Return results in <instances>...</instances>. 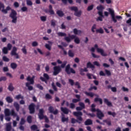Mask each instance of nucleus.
I'll return each instance as SVG.
<instances>
[{
  "instance_id": "f257e3e1",
  "label": "nucleus",
  "mask_w": 131,
  "mask_h": 131,
  "mask_svg": "<svg viewBox=\"0 0 131 131\" xmlns=\"http://www.w3.org/2000/svg\"><path fill=\"white\" fill-rule=\"evenodd\" d=\"M57 35L58 36H64V40H66L67 42H71L72 39H74V42H75L77 45H79V43H80L79 38L76 37V36L75 35H71L70 34H69V36H67V34H66V33L61 32L57 33Z\"/></svg>"
},
{
  "instance_id": "f03ea898",
  "label": "nucleus",
  "mask_w": 131,
  "mask_h": 131,
  "mask_svg": "<svg viewBox=\"0 0 131 131\" xmlns=\"http://www.w3.org/2000/svg\"><path fill=\"white\" fill-rule=\"evenodd\" d=\"M74 116L77 117V119L74 118H72L71 119V122L72 124H75V123H78L79 124H81L82 121H83V119L82 118V112L80 111L78 112H73Z\"/></svg>"
},
{
  "instance_id": "7ed1b4c3",
  "label": "nucleus",
  "mask_w": 131,
  "mask_h": 131,
  "mask_svg": "<svg viewBox=\"0 0 131 131\" xmlns=\"http://www.w3.org/2000/svg\"><path fill=\"white\" fill-rule=\"evenodd\" d=\"M26 80L27 81H30V82H27L26 83V86L28 88V90L29 91H33V86H31L30 84H34V76H33L32 78L30 76H28Z\"/></svg>"
},
{
  "instance_id": "20e7f679",
  "label": "nucleus",
  "mask_w": 131,
  "mask_h": 131,
  "mask_svg": "<svg viewBox=\"0 0 131 131\" xmlns=\"http://www.w3.org/2000/svg\"><path fill=\"white\" fill-rule=\"evenodd\" d=\"M108 11L110 14L111 15L112 20L113 21L114 23H116L117 22V19H122V16L117 15L115 16V13H114V10H112L111 8H108Z\"/></svg>"
},
{
  "instance_id": "39448f33",
  "label": "nucleus",
  "mask_w": 131,
  "mask_h": 131,
  "mask_svg": "<svg viewBox=\"0 0 131 131\" xmlns=\"http://www.w3.org/2000/svg\"><path fill=\"white\" fill-rule=\"evenodd\" d=\"M43 113H45V111H43V109L41 108L39 110V113L38 114L39 119L41 120L44 118L45 119V122L46 123H49V122H50V120H49V118H48L47 116L43 115Z\"/></svg>"
},
{
  "instance_id": "423d86ee",
  "label": "nucleus",
  "mask_w": 131,
  "mask_h": 131,
  "mask_svg": "<svg viewBox=\"0 0 131 131\" xmlns=\"http://www.w3.org/2000/svg\"><path fill=\"white\" fill-rule=\"evenodd\" d=\"M9 17L12 18V23H17V12L13 9H11V12L9 15Z\"/></svg>"
},
{
  "instance_id": "0eeeda50",
  "label": "nucleus",
  "mask_w": 131,
  "mask_h": 131,
  "mask_svg": "<svg viewBox=\"0 0 131 131\" xmlns=\"http://www.w3.org/2000/svg\"><path fill=\"white\" fill-rule=\"evenodd\" d=\"M4 113L5 116H10V115L13 116V117L17 116V113L15 112V110H11V111H10L9 108H6L4 111Z\"/></svg>"
},
{
  "instance_id": "6e6552de",
  "label": "nucleus",
  "mask_w": 131,
  "mask_h": 131,
  "mask_svg": "<svg viewBox=\"0 0 131 131\" xmlns=\"http://www.w3.org/2000/svg\"><path fill=\"white\" fill-rule=\"evenodd\" d=\"M65 72L68 75H70V74H71V73H72L73 74H75V73H76L75 70H74V69H73L70 67V64H68L66 67Z\"/></svg>"
},
{
  "instance_id": "1a4fd4ad",
  "label": "nucleus",
  "mask_w": 131,
  "mask_h": 131,
  "mask_svg": "<svg viewBox=\"0 0 131 131\" xmlns=\"http://www.w3.org/2000/svg\"><path fill=\"white\" fill-rule=\"evenodd\" d=\"M95 49H97V53H100V54L102 56V57H106L107 56L106 53L104 52V50L101 48H98V45L95 44L94 46Z\"/></svg>"
},
{
  "instance_id": "9d476101",
  "label": "nucleus",
  "mask_w": 131,
  "mask_h": 131,
  "mask_svg": "<svg viewBox=\"0 0 131 131\" xmlns=\"http://www.w3.org/2000/svg\"><path fill=\"white\" fill-rule=\"evenodd\" d=\"M17 51H18V48L16 47H13L10 54L11 56H15L16 59H19V54L17 53Z\"/></svg>"
},
{
  "instance_id": "9b49d317",
  "label": "nucleus",
  "mask_w": 131,
  "mask_h": 131,
  "mask_svg": "<svg viewBox=\"0 0 131 131\" xmlns=\"http://www.w3.org/2000/svg\"><path fill=\"white\" fill-rule=\"evenodd\" d=\"M43 76L40 77V80L43 82H45V83H48V80L50 79V76L47 73H44Z\"/></svg>"
},
{
  "instance_id": "f8f14e48",
  "label": "nucleus",
  "mask_w": 131,
  "mask_h": 131,
  "mask_svg": "<svg viewBox=\"0 0 131 131\" xmlns=\"http://www.w3.org/2000/svg\"><path fill=\"white\" fill-rule=\"evenodd\" d=\"M29 110L30 111V114H34L35 112V104L32 103L29 105Z\"/></svg>"
},
{
  "instance_id": "ddd939ff",
  "label": "nucleus",
  "mask_w": 131,
  "mask_h": 131,
  "mask_svg": "<svg viewBox=\"0 0 131 131\" xmlns=\"http://www.w3.org/2000/svg\"><path fill=\"white\" fill-rule=\"evenodd\" d=\"M96 115L99 119H102V118L105 116L103 112H102V111L99 108H97Z\"/></svg>"
},
{
  "instance_id": "4468645a",
  "label": "nucleus",
  "mask_w": 131,
  "mask_h": 131,
  "mask_svg": "<svg viewBox=\"0 0 131 131\" xmlns=\"http://www.w3.org/2000/svg\"><path fill=\"white\" fill-rule=\"evenodd\" d=\"M54 72L53 75H58L59 72H61V67L59 66H55L53 68Z\"/></svg>"
},
{
  "instance_id": "2eb2a0df",
  "label": "nucleus",
  "mask_w": 131,
  "mask_h": 131,
  "mask_svg": "<svg viewBox=\"0 0 131 131\" xmlns=\"http://www.w3.org/2000/svg\"><path fill=\"white\" fill-rule=\"evenodd\" d=\"M54 107L50 106L48 108V111H49L50 113H53L54 115H57L58 114V109H55V111H54Z\"/></svg>"
},
{
  "instance_id": "dca6fc26",
  "label": "nucleus",
  "mask_w": 131,
  "mask_h": 131,
  "mask_svg": "<svg viewBox=\"0 0 131 131\" xmlns=\"http://www.w3.org/2000/svg\"><path fill=\"white\" fill-rule=\"evenodd\" d=\"M75 97L76 98H74L72 99V102L73 103H78V102H80L81 100H80V95H77L76 94Z\"/></svg>"
},
{
  "instance_id": "f3484780",
  "label": "nucleus",
  "mask_w": 131,
  "mask_h": 131,
  "mask_svg": "<svg viewBox=\"0 0 131 131\" xmlns=\"http://www.w3.org/2000/svg\"><path fill=\"white\" fill-rule=\"evenodd\" d=\"M6 131H11L12 130V123L9 122L6 124Z\"/></svg>"
},
{
  "instance_id": "a211bd4d",
  "label": "nucleus",
  "mask_w": 131,
  "mask_h": 131,
  "mask_svg": "<svg viewBox=\"0 0 131 131\" xmlns=\"http://www.w3.org/2000/svg\"><path fill=\"white\" fill-rule=\"evenodd\" d=\"M104 104H106L108 107H112L113 105L112 104V102L111 101H109V100L107 98H104Z\"/></svg>"
},
{
  "instance_id": "6ab92c4d",
  "label": "nucleus",
  "mask_w": 131,
  "mask_h": 131,
  "mask_svg": "<svg viewBox=\"0 0 131 131\" xmlns=\"http://www.w3.org/2000/svg\"><path fill=\"white\" fill-rule=\"evenodd\" d=\"M61 111L64 113V114L68 115L69 113V110L67 107H60Z\"/></svg>"
},
{
  "instance_id": "aec40b11",
  "label": "nucleus",
  "mask_w": 131,
  "mask_h": 131,
  "mask_svg": "<svg viewBox=\"0 0 131 131\" xmlns=\"http://www.w3.org/2000/svg\"><path fill=\"white\" fill-rule=\"evenodd\" d=\"M13 106L15 107L16 111L17 112H19V110H20V105L17 102H14L13 103Z\"/></svg>"
},
{
  "instance_id": "412c9836",
  "label": "nucleus",
  "mask_w": 131,
  "mask_h": 131,
  "mask_svg": "<svg viewBox=\"0 0 131 131\" xmlns=\"http://www.w3.org/2000/svg\"><path fill=\"white\" fill-rule=\"evenodd\" d=\"M92 124H93V120L91 119H88L84 122L85 125H92Z\"/></svg>"
},
{
  "instance_id": "4be33fe9",
  "label": "nucleus",
  "mask_w": 131,
  "mask_h": 131,
  "mask_svg": "<svg viewBox=\"0 0 131 131\" xmlns=\"http://www.w3.org/2000/svg\"><path fill=\"white\" fill-rule=\"evenodd\" d=\"M86 66H87V68H91L92 70H94V69L95 68V66L92 64V62H88Z\"/></svg>"
},
{
  "instance_id": "5701e85b",
  "label": "nucleus",
  "mask_w": 131,
  "mask_h": 131,
  "mask_svg": "<svg viewBox=\"0 0 131 131\" xmlns=\"http://www.w3.org/2000/svg\"><path fill=\"white\" fill-rule=\"evenodd\" d=\"M94 102H95V103H97V102H99L100 105H102L103 104V100L102 99V98H100L99 97H96L94 99Z\"/></svg>"
},
{
  "instance_id": "b1692460",
  "label": "nucleus",
  "mask_w": 131,
  "mask_h": 131,
  "mask_svg": "<svg viewBox=\"0 0 131 131\" xmlns=\"http://www.w3.org/2000/svg\"><path fill=\"white\" fill-rule=\"evenodd\" d=\"M12 9L11 8V7H10V6H7L6 8V9H2V13H4V14H8V11H10V10H11Z\"/></svg>"
},
{
  "instance_id": "393cba45",
  "label": "nucleus",
  "mask_w": 131,
  "mask_h": 131,
  "mask_svg": "<svg viewBox=\"0 0 131 131\" xmlns=\"http://www.w3.org/2000/svg\"><path fill=\"white\" fill-rule=\"evenodd\" d=\"M8 90H9L10 92H13V91L15 90V88H14V86H13V83H9V85H8Z\"/></svg>"
},
{
  "instance_id": "a878e982",
  "label": "nucleus",
  "mask_w": 131,
  "mask_h": 131,
  "mask_svg": "<svg viewBox=\"0 0 131 131\" xmlns=\"http://www.w3.org/2000/svg\"><path fill=\"white\" fill-rule=\"evenodd\" d=\"M56 14L59 17H60L61 18L64 16V12L61 10H57L56 11Z\"/></svg>"
},
{
  "instance_id": "bb28decb",
  "label": "nucleus",
  "mask_w": 131,
  "mask_h": 131,
  "mask_svg": "<svg viewBox=\"0 0 131 131\" xmlns=\"http://www.w3.org/2000/svg\"><path fill=\"white\" fill-rule=\"evenodd\" d=\"M85 95L86 96H88V97H90L91 98H93L94 96H95V94L93 92H84Z\"/></svg>"
},
{
  "instance_id": "cd10ccee",
  "label": "nucleus",
  "mask_w": 131,
  "mask_h": 131,
  "mask_svg": "<svg viewBox=\"0 0 131 131\" xmlns=\"http://www.w3.org/2000/svg\"><path fill=\"white\" fill-rule=\"evenodd\" d=\"M17 66H18L17 65V63H16L15 62H12L10 64V67L13 70H15V69H16V68H17Z\"/></svg>"
},
{
  "instance_id": "c85d7f7f",
  "label": "nucleus",
  "mask_w": 131,
  "mask_h": 131,
  "mask_svg": "<svg viewBox=\"0 0 131 131\" xmlns=\"http://www.w3.org/2000/svg\"><path fill=\"white\" fill-rule=\"evenodd\" d=\"M91 112H97V109H96V104H92L91 105Z\"/></svg>"
},
{
  "instance_id": "c756f323",
  "label": "nucleus",
  "mask_w": 131,
  "mask_h": 131,
  "mask_svg": "<svg viewBox=\"0 0 131 131\" xmlns=\"http://www.w3.org/2000/svg\"><path fill=\"white\" fill-rule=\"evenodd\" d=\"M73 32L74 34L77 35V34H80L81 33V30H78L77 29L75 28L73 29Z\"/></svg>"
},
{
  "instance_id": "7c9ffc66",
  "label": "nucleus",
  "mask_w": 131,
  "mask_h": 131,
  "mask_svg": "<svg viewBox=\"0 0 131 131\" xmlns=\"http://www.w3.org/2000/svg\"><path fill=\"white\" fill-rule=\"evenodd\" d=\"M6 101L8 102L9 103H13V98H12L10 96H8L6 98Z\"/></svg>"
},
{
  "instance_id": "2f4dec72",
  "label": "nucleus",
  "mask_w": 131,
  "mask_h": 131,
  "mask_svg": "<svg viewBox=\"0 0 131 131\" xmlns=\"http://www.w3.org/2000/svg\"><path fill=\"white\" fill-rule=\"evenodd\" d=\"M27 121L28 123H32V117L31 116H28L27 118Z\"/></svg>"
},
{
  "instance_id": "473e14b6",
  "label": "nucleus",
  "mask_w": 131,
  "mask_h": 131,
  "mask_svg": "<svg viewBox=\"0 0 131 131\" xmlns=\"http://www.w3.org/2000/svg\"><path fill=\"white\" fill-rule=\"evenodd\" d=\"M68 120H69V119L68 118V117L65 118V117L64 116H63L61 117L62 122H68Z\"/></svg>"
},
{
  "instance_id": "72a5a7b5",
  "label": "nucleus",
  "mask_w": 131,
  "mask_h": 131,
  "mask_svg": "<svg viewBox=\"0 0 131 131\" xmlns=\"http://www.w3.org/2000/svg\"><path fill=\"white\" fill-rule=\"evenodd\" d=\"M75 16H76V17H80L81 16V11H77L74 13Z\"/></svg>"
},
{
  "instance_id": "f704fd0d",
  "label": "nucleus",
  "mask_w": 131,
  "mask_h": 131,
  "mask_svg": "<svg viewBox=\"0 0 131 131\" xmlns=\"http://www.w3.org/2000/svg\"><path fill=\"white\" fill-rule=\"evenodd\" d=\"M96 33H100L101 34H103V33H104V30H103V29H102V28H100L99 29L96 30Z\"/></svg>"
},
{
  "instance_id": "c9c22d12",
  "label": "nucleus",
  "mask_w": 131,
  "mask_h": 131,
  "mask_svg": "<svg viewBox=\"0 0 131 131\" xmlns=\"http://www.w3.org/2000/svg\"><path fill=\"white\" fill-rule=\"evenodd\" d=\"M21 51L24 55H27V50H26V46H24L21 49Z\"/></svg>"
},
{
  "instance_id": "e433bc0d",
  "label": "nucleus",
  "mask_w": 131,
  "mask_h": 131,
  "mask_svg": "<svg viewBox=\"0 0 131 131\" xmlns=\"http://www.w3.org/2000/svg\"><path fill=\"white\" fill-rule=\"evenodd\" d=\"M79 105L82 109H85V104H84L83 102H79Z\"/></svg>"
},
{
  "instance_id": "4c0bfd02",
  "label": "nucleus",
  "mask_w": 131,
  "mask_h": 131,
  "mask_svg": "<svg viewBox=\"0 0 131 131\" xmlns=\"http://www.w3.org/2000/svg\"><path fill=\"white\" fill-rule=\"evenodd\" d=\"M68 55L69 57H71V58H73L74 57V53L72 52V51L71 50H70L68 52Z\"/></svg>"
},
{
  "instance_id": "58836bf2",
  "label": "nucleus",
  "mask_w": 131,
  "mask_h": 131,
  "mask_svg": "<svg viewBox=\"0 0 131 131\" xmlns=\"http://www.w3.org/2000/svg\"><path fill=\"white\" fill-rule=\"evenodd\" d=\"M70 9L71 10V11H74L75 13L78 11V8H77V7L75 6L71 7L70 8Z\"/></svg>"
},
{
  "instance_id": "ea45409f",
  "label": "nucleus",
  "mask_w": 131,
  "mask_h": 131,
  "mask_svg": "<svg viewBox=\"0 0 131 131\" xmlns=\"http://www.w3.org/2000/svg\"><path fill=\"white\" fill-rule=\"evenodd\" d=\"M96 9L99 11V12L103 11V10H104V7H103L102 5H100L99 6H97Z\"/></svg>"
},
{
  "instance_id": "a19ab883",
  "label": "nucleus",
  "mask_w": 131,
  "mask_h": 131,
  "mask_svg": "<svg viewBox=\"0 0 131 131\" xmlns=\"http://www.w3.org/2000/svg\"><path fill=\"white\" fill-rule=\"evenodd\" d=\"M15 99H16V100H19V99H24V97L21 94H18V95H16Z\"/></svg>"
},
{
  "instance_id": "79ce46f5",
  "label": "nucleus",
  "mask_w": 131,
  "mask_h": 131,
  "mask_svg": "<svg viewBox=\"0 0 131 131\" xmlns=\"http://www.w3.org/2000/svg\"><path fill=\"white\" fill-rule=\"evenodd\" d=\"M52 87L54 91H55V92H58V89H57V87L56 86V85H55V83L54 82L52 83Z\"/></svg>"
},
{
  "instance_id": "37998d69",
  "label": "nucleus",
  "mask_w": 131,
  "mask_h": 131,
  "mask_svg": "<svg viewBox=\"0 0 131 131\" xmlns=\"http://www.w3.org/2000/svg\"><path fill=\"white\" fill-rule=\"evenodd\" d=\"M2 51H3V54H8V51L9 50H8V48L7 47H4Z\"/></svg>"
},
{
  "instance_id": "c03bdc74",
  "label": "nucleus",
  "mask_w": 131,
  "mask_h": 131,
  "mask_svg": "<svg viewBox=\"0 0 131 131\" xmlns=\"http://www.w3.org/2000/svg\"><path fill=\"white\" fill-rule=\"evenodd\" d=\"M5 9V4L2 2H0V11H2V10H4Z\"/></svg>"
},
{
  "instance_id": "a18cd8bd",
  "label": "nucleus",
  "mask_w": 131,
  "mask_h": 131,
  "mask_svg": "<svg viewBox=\"0 0 131 131\" xmlns=\"http://www.w3.org/2000/svg\"><path fill=\"white\" fill-rule=\"evenodd\" d=\"M40 19L42 22H46L47 21V16H41L40 17Z\"/></svg>"
},
{
  "instance_id": "49530a36",
  "label": "nucleus",
  "mask_w": 131,
  "mask_h": 131,
  "mask_svg": "<svg viewBox=\"0 0 131 131\" xmlns=\"http://www.w3.org/2000/svg\"><path fill=\"white\" fill-rule=\"evenodd\" d=\"M25 122H26V121H25V119H24V118H22L20 120L19 124L20 125H23L25 124Z\"/></svg>"
},
{
  "instance_id": "de8ad7c7",
  "label": "nucleus",
  "mask_w": 131,
  "mask_h": 131,
  "mask_svg": "<svg viewBox=\"0 0 131 131\" xmlns=\"http://www.w3.org/2000/svg\"><path fill=\"white\" fill-rule=\"evenodd\" d=\"M2 59L3 61H4V62H9V61H10V59H9V58L7 57L6 56H3Z\"/></svg>"
},
{
  "instance_id": "09e8293b",
  "label": "nucleus",
  "mask_w": 131,
  "mask_h": 131,
  "mask_svg": "<svg viewBox=\"0 0 131 131\" xmlns=\"http://www.w3.org/2000/svg\"><path fill=\"white\" fill-rule=\"evenodd\" d=\"M67 64V61H64L60 66V68H65V66Z\"/></svg>"
},
{
  "instance_id": "8fccbe9b",
  "label": "nucleus",
  "mask_w": 131,
  "mask_h": 131,
  "mask_svg": "<svg viewBox=\"0 0 131 131\" xmlns=\"http://www.w3.org/2000/svg\"><path fill=\"white\" fill-rule=\"evenodd\" d=\"M56 21L54 19L51 20V26H53V27H55L56 26Z\"/></svg>"
},
{
  "instance_id": "3c124183",
  "label": "nucleus",
  "mask_w": 131,
  "mask_h": 131,
  "mask_svg": "<svg viewBox=\"0 0 131 131\" xmlns=\"http://www.w3.org/2000/svg\"><path fill=\"white\" fill-rule=\"evenodd\" d=\"M46 99L47 100H51L52 99V96H51L49 94H47L45 96Z\"/></svg>"
},
{
  "instance_id": "603ef678",
  "label": "nucleus",
  "mask_w": 131,
  "mask_h": 131,
  "mask_svg": "<svg viewBox=\"0 0 131 131\" xmlns=\"http://www.w3.org/2000/svg\"><path fill=\"white\" fill-rule=\"evenodd\" d=\"M107 114L108 115H112L113 117H115V116H116V113H115V112L112 113L111 112H108Z\"/></svg>"
},
{
  "instance_id": "864d4df0",
  "label": "nucleus",
  "mask_w": 131,
  "mask_h": 131,
  "mask_svg": "<svg viewBox=\"0 0 131 131\" xmlns=\"http://www.w3.org/2000/svg\"><path fill=\"white\" fill-rule=\"evenodd\" d=\"M93 9H94V5H90V6H88V7L87 8V11H92V10H93Z\"/></svg>"
},
{
  "instance_id": "5fc2aeb1",
  "label": "nucleus",
  "mask_w": 131,
  "mask_h": 131,
  "mask_svg": "<svg viewBox=\"0 0 131 131\" xmlns=\"http://www.w3.org/2000/svg\"><path fill=\"white\" fill-rule=\"evenodd\" d=\"M26 2L27 6H32V5H33V3H32V2L30 0H26Z\"/></svg>"
},
{
  "instance_id": "6e6d98bb",
  "label": "nucleus",
  "mask_w": 131,
  "mask_h": 131,
  "mask_svg": "<svg viewBox=\"0 0 131 131\" xmlns=\"http://www.w3.org/2000/svg\"><path fill=\"white\" fill-rule=\"evenodd\" d=\"M36 88L39 89V90H41V91H42V90H43V87L41 86V85H40V84H37Z\"/></svg>"
},
{
  "instance_id": "4d7b16f0",
  "label": "nucleus",
  "mask_w": 131,
  "mask_h": 131,
  "mask_svg": "<svg viewBox=\"0 0 131 131\" xmlns=\"http://www.w3.org/2000/svg\"><path fill=\"white\" fill-rule=\"evenodd\" d=\"M105 72L107 76H111V72L108 70H105Z\"/></svg>"
},
{
  "instance_id": "13d9d810",
  "label": "nucleus",
  "mask_w": 131,
  "mask_h": 131,
  "mask_svg": "<svg viewBox=\"0 0 131 131\" xmlns=\"http://www.w3.org/2000/svg\"><path fill=\"white\" fill-rule=\"evenodd\" d=\"M6 48H7V50L8 51H11V50H12V45H11V44L9 43L7 45V47Z\"/></svg>"
},
{
  "instance_id": "bf43d9fd",
  "label": "nucleus",
  "mask_w": 131,
  "mask_h": 131,
  "mask_svg": "<svg viewBox=\"0 0 131 131\" xmlns=\"http://www.w3.org/2000/svg\"><path fill=\"white\" fill-rule=\"evenodd\" d=\"M69 82L70 83L71 85L73 86V85H74V81L71 79H69Z\"/></svg>"
},
{
  "instance_id": "052dcab7",
  "label": "nucleus",
  "mask_w": 131,
  "mask_h": 131,
  "mask_svg": "<svg viewBox=\"0 0 131 131\" xmlns=\"http://www.w3.org/2000/svg\"><path fill=\"white\" fill-rule=\"evenodd\" d=\"M6 80H7V77H0V82L1 81H6Z\"/></svg>"
},
{
  "instance_id": "680f3d73",
  "label": "nucleus",
  "mask_w": 131,
  "mask_h": 131,
  "mask_svg": "<svg viewBox=\"0 0 131 131\" xmlns=\"http://www.w3.org/2000/svg\"><path fill=\"white\" fill-rule=\"evenodd\" d=\"M104 122H105V123H106V124L108 125V126H110L111 125V121H108L107 120H105L104 121Z\"/></svg>"
},
{
  "instance_id": "e2e57ef3",
  "label": "nucleus",
  "mask_w": 131,
  "mask_h": 131,
  "mask_svg": "<svg viewBox=\"0 0 131 131\" xmlns=\"http://www.w3.org/2000/svg\"><path fill=\"white\" fill-rule=\"evenodd\" d=\"M70 108H71V109H74V108H75V104L73 103H71L70 104Z\"/></svg>"
},
{
  "instance_id": "0e129e2a",
  "label": "nucleus",
  "mask_w": 131,
  "mask_h": 131,
  "mask_svg": "<svg viewBox=\"0 0 131 131\" xmlns=\"http://www.w3.org/2000/svg\"><path fill=\"white\" fill-rule=\"evenodd\" d=\"M93 64L95 66H97V67H100V66H101V64H100V63L98 61H94L93 62Z\"/></svg>"
},
{
  "instance_id": "69168bd1",
  "label": "nucleus",
  "mask_w": 131,
  "mask_h": 131,
  "mask_svg": "<svg viewBox=\"0 0 131 131\" xmlns=\"http://www.w3.org/2000/svg\"><path fill=\"white\" fill-rule=\"evenodd\" d=\"M45 47L46 49L49 50V51H51V50H52V47H51V46L49 44H46Z\"/></svg>"
},
{
  "instance_id": "338daca9",
  "label": "nucleus",
  "mask_w": 131,
  "mask_h": 131,
  "mask_svg": "<svg viewBox=\"0 0 131 131\" xmlns=\"http://www.w3.org/2000/svg\"><path fill=\"white\" fill-rule=\"evenodd\" d=\"M75 85H76V86H77V89H80V84L79 83V82L76 81L75 83Z\"/></svg>"
},
{
  "instance_id": "774afa93",
  "label": "nucleus",
  "mask_w": 131,
  "mask_h": 131,
  "mask_svg": "<svg viewBox=\"0 0 131 131\" xmlns=\"http://www.w3.org/2000/svg\"><path fill=\"white\" fill-rule=\"evenodd\" d=\"M27 10L28 8L26 7H23L21 8V10L22 11V12H27Z\"/></svg>"
}]
</instances>
